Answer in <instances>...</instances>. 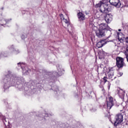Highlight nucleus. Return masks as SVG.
Here are the masks:
<instances>
[{"label": "nucleus", "instance_id": "1", "mask_svg": "<svg viewBox=\"0 0 128 128\" xmlns=\"http://www.w3.org/2000/svg\"><path fill=\"white\" fill-rule=\"evenodd\" d=\"M106 30L112 31V29L110 28L108 26L104 23L99 24V30L96 31V34L98 38H102L106 36L104 32Z\"/></svg>", "mask_w": 128, "mask_h": 128}, {"label": "nucleus", "instance_id": "2", "mask_svg": "<svg viewBox=\"0 0 128 128\" xmlns=\"http://www.w3.org/2000/svg\"><path fill=\"white\" fill-rule=\"evenodd\" d=\"M96 8H99L100 12L104 14H108V12L112 11L110 6L108 4H104V2L102 1L96 4Z\"/></svg>", "mask_w": 128, "mask_h": 128}, {"label": "nucleus", "instance_id": "3", "mask_svg": "<svg viewBox=\"0 0 128 128\" xmlns=\"http://www.w3.org/2000/svg\"><path fill=\"white\" fill-rule=\"evenodd\" d=\"M9 80H8L7 81V84H5L4 85V88L5 90L8 88L10 86L8 84H10V82H12V84L16 83L17 84H22V82L24 80V78L18 76H12Z\"/></svg>", "mask_w": 128, "mask_h": 128}, {"label": "nucleus", "instance_id": "4", "mask_svg": "<svg viewBox=\"0 0 128 128\" xmlns=\"http://www.w3.org/2000/svg\"><path fill=\"white\" fill-rule=\"evenodd\" d=\"M116 120L114 123V126H116L118 124H122V120H124V117L122 114H118L115 117Z\"/></svg>", "mask_w": 128, "mask_h": 128}, {"label": "nucleus", "instance_id": "5", "mask_svg": "<svg viewBox=\"0 0 128 128\" xmlns=\"http://www.w3.org/2000/svg\"><path fill=\"white\" fill-rule=\"evenodd\" d=\"M63 22H65L66 26L63 25V26L65 28H67L68 32L70 34H72V32H70V29L72 30V24H70V19H64Z\"/></svg>", "mask_w": 128, "mask_h": 128}, {"label": "nucleus", "instance_id": "6", "mask_svg": "<svg viewBox=\"0 0 128 128\" xmlns=\"http://www.w3.org/2000/svg\"><path fill=\"white\" fill-rule=\"evenodd\" d=\"M116 66L118 68H122V66H126V64L124 62V58L121 57H118L116 58Z\"/></svg>", "mask_w": 128, "mask_h": 128}, {"label": "nucleus", "instance_id": "7", "mask_svg": "<svg viewBox=\"0 0 128 128\" xmlns=\"http://www.w3.org/2000/svg\"><path fill=\"white\" fill-rule=\"evenodd\" d=\"M114 106V98L111 96H109L107 98V108L110 110Z\"/></svg>", "mask_w": 128, "mask_h": 128}, {"label": "nucleus", "instance_id": "8", "mask_svg": "<svg viewBox=\"0 0 128 128\" xmlns=\"http://www.w3.org/2000/svg\"><path fill=\"white\" fill-rule=\"evenodd\" d=\"M110 4L116 8H120L122 4L120 2V0H110Z\"/></svg>", "mask_w": 128, "mask_h": 128}, {"label": "nucleus", "instance_id": "9", "mask_svg": "<svg viewBox=\"0 0 128 128\" xmlns=\"http://www.w3.org/2000/svg\"><path fill=\"white\" fill-rule=\"evenodd\" d=\"M104 20L107 24H110L112 20V14H106Z\"/></svg>", "mask_w": 128, "mask_h": 128}, {"label": "nucleus", "instance_id": "10", "mask_svg": "<svg viewBox=\"0 0 128 128\" xmlns=\"http://www.w3.org/2000/svg\"><path fill=\"white\" fill-rule=\"evenodd\" d=\"M108 76L109 78L112 80L116 78V76H114V71L112 69L110 70L109 72H108Z\"/></svg>", "mask_w": 128, "mask_h": 128}, {"label": "nucleus", "instance_id": "11", "mask_svg": "<svg viewBox=\"0 0 128 128\" xmlns=\"http://www.w3.org/2000/svg\"><path fill=\"white\" fill-rule=\"evenodd\" d=\"M78 16L79 22H84L86 20V16L82 12L78 13Z\"/></svg>", "mask_w": 128, "mask_h": 128}, {"label": "nucleus", "instance_id": "12", "mask_svg": "<svg viewBox=\"0 0 128 128\" xmlns=\"http://www.w3.org/2000/svg\"><path fill=\"white\" fill-rule=\"evenodd\" d=\"M106 42H106V40H101L96 44V46L97 48H102L104 44H106Z\"/></svg>", "mask_w": 128, "mask_h": 128}, {"label": "nucleus", "instance_id": "13", "mask_svg": "<svg viewBox=\"0 0 128 128\" xmlns=\"http://www.w3.org/2000/svg\"><path fill=\"white\" fill-rule=\"evenodd\" d=\"M126 94V91L122 90V89L120 88L118 90V94L120 98H124V94Z\"/></svg>", "mask_w": 128, "mask_h": 128}, {"label": "nucleus", "instance_id": "14", "mask_svg": "<svg viewBox=\"0 0 128 128\" xmlns=\"http://www.w3.org/2000/svg\"><path fill=\"white\" fill-rule=\"evenodd\" d=\"M8 48L10 52H13L15 54H18L20 52V50L14 49V45H12V46H9Z\"/></svg>", "mask_w": 128, "mask_h": 128}, {"label": "nucleus", "instance_id": "15", "mask_svg": "<svg viewBox=\"0 0 128 128\" xmlns=\"http://www.w3.org/2000/svg\"><path fill=\"white\" fill-rule=\"evenodd\" d=\"M18 66H20L21 68H22V70L23 71V74H28V72H30V70H26L24 69V68H22L23 64H21L20 63H18Z\"/></svg>", "mask_w": 128, "mask_h": 128}, {"label": "nucleus", "instance_id": "16", "mask_svg": "<svg viewBox=\"0 0 128 128\" xmlns=\"http://www.w3.org/2000/svg\"><path fill=\"white\" fill-rule=\"evenodd\" d=\"M64 72L62 69H60V70H58V72H54L53 74L54 76H60L64 74Z\"/></svg>", "mask_w": 128, "mask_h": 128}, {"label": "nucleus", "instance_id": "17", "mask_svg": "<svg viewBox=\"0 0 128 128\" xmlns=\"http://www.w3.org/2000/svg\"><path fill=\"white\" fill-rule=\"evenodd\" d=\"M12 20V18H10V20H2L3 24H2V26H4V24H8V22H10Z\"/></svg>", "mask_w": 128, "mask_h": 128}, {"label": "nucleus", "instance_id": "18", "mask_svg": "<svg viewBox=\"0 0 128 128\" xmlns=\"http://www.w3.org/2000/svg\"><path fill=\"white\" fill-rule=\"evenodd\" d=\"M92 30H94V32H96H96H98V27H96V26H95L94 25H92Z\"/></svg>", "mask_w": 128, "mask_h": 128}, {"label": "nucleus", "instance_id": "19", "mask_svg": "<svg viewBox=\"0 0 128 128\" xmlns=\"http://www.w3.org/2000/svg\"><path fill=\"white\" fill-rule=\"evenodd\" d=\"M3 56H8V54H4V52H0V58H3Z\"/></svg>", "mask_w": 128, "mask_h": 128}, {"label": "nucleus", "instance_id": "20", "mask_svg": "<svg viewBox=\"0 0 128 128\" xmlns=\"http://www.w3.org/2000/svg\"><path fill=\"white\" fill-rule=\"evenodd\" d=\"M126 56L127 62H128V47L126 48Z\"/></svg>", "mask_w": 128, "mask_h": 128}, {"label": "nucleus", "instance_id": "21", "mask_svg": "<svg viewBox=\"0 0 128 128\" xmlns=\"http://www.w3.org/2000/svg\"><path fill=\"white\" fill-rule=\"evenodd\" d=\"M103 80H104V82H108V78H106V76H104Z\"/></svg>", "mask_w": 128, "mask_h": 128}, {"label": "nucleus", "instance_id": "22", "mask_svg": "<svg viewBox=\"0 0 128 128\" xmlns=\"http://www.w3.org/2000/svg\"><path fill=\"white\" fill-rule=\"evenodd\" d=\"M60 18L61 20H64V15L62 14H60Z\"/></svg>", "mask_w": 128, "mask_h": 128}, {"label": "nucleus", "instance_id": "23", "mask_svg": "<svg viewBox=\"0 0 128 128\" xmlns=\"http://www.w3.org/2000/svg\"><path fill=\"white\" fill-rule=\"evenodd\" d=\"M108 90H110V82H108Z\"/></svg>", "mask_w": 128, "mask_h": 128}, {"label": "nucleus", "instance_id": "24", "mask_svg": "<svg viewBox=\"0 0 128 128\" xmlns=\"http://www.w3.org/2000/svg\"><path fill=\"white\" fill-rule=\"evenodd\" d=\"M122 76V72H118V76Z\"/></svg>", "mask_w": 128, "mask_h": 128}, {"label": "nucleus", "instance_id": "25", "mask_svg": "<svg viewBox=\"0 0 128 128\" xmlns=\"http://www.w3.org/2000/svg\"><path fill=\"white\" fill-rule=\"evenodd\" d=\"M118 40H119L120 42H122V41L124 40V39H122V38H118Z\"/></svg>", "mask_w": 128, "mask_h": 128}, {"label": "nucleus", "instance_id": "26", "mask_svg": "<svg viewBox=\"0 0 128 128\" xmlns=\"http://www.w3.org/2000/svg\"><path fill=\"white\" fill-rule=\"evenodd\" d=\"M52 116L50 114H46V116Z\"/></svg>", "mask_w": 128, "mask_h": 128}, {"label": "nucleus", "instance_id": "27", "mask_svg": "<svg viewBox=\"0 0 128 128\" xmlns=\"http://www.w3.org/2000/svg\"><path fill=\"white\" fill-rule=\"evenodd\" d=\"M96 108H94L92 109V112H96Z\"/></svg>", "mask_w": 128, "mask_h": 128}, {"label": "nucleus", "instance_id": "28", "mask_svg": "<svg viewBox=\"0 0 128 128\" xmlns=\"http://www.w3.org/2000/svg\"><path fill=\"white\" fill-rule=\"evenodd\" d=\"M6 80H8V78H6L4 80V82H6Z\"/></svg>", "mask_w": 128, "mask_h": 128}, {"label": "nucleus", "instance_id": "29", "mask_svg": "<svg viewBox=\"0 0 128 128\" xmlns=\"http://www.w3.org/2000/svg\"><path fill=\"white\" fill-rule=\"evenodd\" d=\"M56 92L57 94H58L60 92H58V89H56Z\"/></svg>", "mask_w": 128, "mask_h": 128}, {"label": "nucleus", "instance_id": "30", "mask_svg": "<svg viewBox=\"0 0 128 128\" xmlns=\"http://www.w3.org/2000/svg\"><path fill=\"white\" fill-rule=\"evenodd\" d=\"M8 72L9 74H12V72L10 71H8Z\"/></svg>", "mask_w": 128, "mask_h": 128}, {"label": "nucleus", "instance_id": "31", "mask_svg": "<svg viewBox=\"0 0 128 128\" xmlns=\"http://www.w3.org/2000/svg\"><path fill=\"white\" fill-rule=\"evenodd\" d=\"M126 96L128 97V100H127L126 102H128V94H126Z\"/></svg>", "mask_w": 128, "mask_h": 128}, {"label": "nucleus", "instance_id": "32", "mask_svg": "<svg viewBox=\"0 0 128 128\" xmlns=\"http://www.w3.org/2000/svg\"><path fill=\"white\" fill-rule=\"evenodd\" d=\"M118 30L119 32H122V30H120V29H118Z\"/></svg>", "mask_w": 128, "mask_h": 128}]
</instances>
